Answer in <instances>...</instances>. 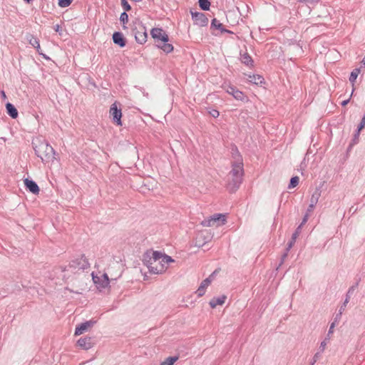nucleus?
I'll use <instances>...</instances> for the list:
<instances>
[{
  "label": "nucleus",
  "instance_id": "1",
  "mask_svg": "<svg viewBox=\"0 0 365 365\" xmlns=\"http://www.w3.org/2000/svg\"><path fill=\"white\" fill-rule=\"evenodd\" d=\"M174 260L167 255L158 252H148L145 256V264L149 272L155 274H161L165 272L170 263Z\"/></svg>",
  "mask_w": 365,
  "mask_h": 365
},
{
  "label": "nucleus",
  "instance_id": "2",
  "mask_svg": "<svg viewBox=\"0 0 365 365\" xmlns=\"http://www.w3.org/2000/svg\"><path fill=\"white\" fill-rule=\"evenodd\" d=\"M243 166L241 163L232 165V170L227 175L226 187L230 192H235L242 182Z\"/></svg>",
  "mask_w": 365,
  "mask_h": 365
},
{
  "label": "nucleus",
  "instance_id": "3",
  "mask_svg": "<svg viewBox=\"0 0 365 365\" xmlns=\"http://www.w3.org/2000/svg\"><path fill=\"white\" fill-rule=\"evenodd\" d=\"M92 279L96 287L101 290L108 287L110 280L107 273H102L98 272L97 273H92Z\"/></svg>",
  "mask_w": 365,
  "mask_h": 365
},
{
  "label": "nucleus",
  "instance_id": "4",
  "mask_svg": "<svg viewBox=\"0 0 365 365\" xmlns=\"http://www.w3.org/2000/svg\"><path fill=\"white\" fill-rule=\"evenodd\" d=\"M227 217L223 214H215L210 218L205 220L202 225L205 227H220L225 224Z\"/></svg>",
  "mask_w": 365,
  "mask_h": 365
},
{
  "label": "nucleus",
  "instance_id": "5",
  "mask_svg": "<svg viewBox=\"0 0 365 365\" xmlns=\"http://www.w3.org/2000/svg\"><path fill=\"white\" fill-rule=\"evenodd\" d=\"M36 155L43 160L48 159L53 153V148L46 143H41L35 148Z\"/></svg>",
  "mask_w": 365,
  "mask_h": 365
},
{
  "label": "nucleus",
  "instance_id": "6",
  "mask_svg": "<svg viewBox=\"0 0 365 365\" xmlns=\"http://www.w3.org/2000/svg\"><path fill=\"white\" fill-rule=\"evenodd\" d=\"M222 88L227 93L232 96L233 98L237 101L243 102H247L249 101L248 98L243 92L238 90L236 87L232 85H227L225 83L222 85Z\"/></svg>",
  "mask_w": 365,
  "mask_h": 365
},
{
  "label": "nucleus",
  "instance_id": "7",
  "mask_svg": "<svg viewBox=\"0 0 365 365\" xmlns=\"http://www.w3.org/2000/svg\"><path fill=\"white\" fill-rule=\"evenodd\" d=\"M123 269V264L120 262H112L107 269V274H110V280H116L121 277Z\"/></svg>",
  "mask_w": 365,
  "mask_h": 365
},
{
  "label": "nucleus",
  "instance_id": "8",
  "mask_svg": "<svg viewBox=\"0 0 365 365\" xmlns=\"http://www.w3.org/2000/svg\"><path fill=\"white\" fill-rule=\"evenodd\" d=\"M109 114L115 124L117 125H122V111L121 109L118 108V103L116 102L111 105Z\"/></svg>",
  "mask_w": 365,
  "mask_h": 365
},
{
  "label": "nucleus",
  "instance_id": "9",
  "mask_svg": "<svg viewBox=\"0 0 365 365\" xmlns=\"http://www.w3.org/2000/svg\"><path fill=\"white\" fill-rule=\"evenodd\" d=\"M151 36L155 39V43L158 44L162 41H168L169 37L168 34L160 28H154L150 31Z\"/></svg>",
  "mask_w": 365,
  "mask_h": 365
},
{
  "label": "nucleus",
  "instance_id": "10",
  "mask_svg": "<svg viewBox=\"0 0 365 365\" xmlns=\"http://www.w3.org/2000/svg\"><path fill=\"white\" fill-rule=\"evenodd\" d=\"M217 270L214 271L207 278L204 279L200 287H198L196 293L198 297H202L206 291L207 287L211 284L214 279V275L217 273Z\"/></svg>",
  "mask_w": 365,
  "mask_h": 365
},
{
  "label": "nucleus",
  "instance_id": "11",
  "mask_svg": "<svg viewBox=\"0 0 365 365\" xmlns=\"http://www.w3.org/2000/svg\"><path fill=\"white\" fill-rule=\"evenodd\" d=\"M319 0H298V10L304 9V13H310L311 7L313 6L316 3H317ZM300 14V11H298V14Z\"/></svg>",
  "mask_w": 365,
  "mask_h": 365
},
{
  "label": "nucleus",
  "instance_id": "12",
  "mask_svg": "<svg viewBox=\"0 0 365 365\" xmlns=\"http://www.w3.org/2000/svg\"><path fill=\"white\" fill-rule=\"evenodd\" d=\"M135 38L138 43L143 44L146 42L148 34L144 27L140 28L135 32Z\"/></svg>",
  "mask_w": 365,
  "mask_h": 365
},
{
  "label": "nucleus",
  "instance_id": "13",
  "mask_svg": "<svg viewBox=\"0 0 365 365\" xmlns=\"http://www.w3.org/2000/svg\"><path fill=\"white\" fill-rule=\"evenodd\" d=\"M191 14L195 24L201 26H204L207 24V19L205 17L204 14L200 12H191Z\"/></svg>",
  "mask_w": 365,
  "mask_h": 365
},
{
  "label": "nucleus",
  "instance_id": "14",
  "mask_svg": "<svg viewBox=\"0 0 365 365\" xmlns=\"http://www.w3.org/2000/svg\"><path fill=\"white\" fill-rule=\"evenodd\" d=\"M24 185L31 192L35 195H38L39 193V187L38 185L33 180L25 179L24 180Z\"/></svg>",
  "mask_w": 365,
  "mask_h": 365
},
{
  "label": "nucleus",
  "instance_id": "15",
  "mask_svg": "<svg viewBox=\"0 0 365 365\" xmlns=\"http://www.w3.org/2000/svg\"><path fill=\"white\" fill-rule=\"evenodd\" d=\"M247 80L257 86H262L264 83V78L260 75H246Z\"/></svg>",
  "mask_w": 365,
  "mask_h": 365
},
{
  "label": "nucleus",
  "instance_id": "16",
  "mask_svg": "<svg viewBox=\"0 0 365 365\" xmlns=\"http://www.w3.org/2000/svg\"><path fill=\"white\" fill-rule=\"evenodd\" d=\"M93 323L92 322H86L82 323L79 326L76 328L75 335H81L88 330L92 326Z\"/></svg>",
  "mask_w": 365,
  "mask_h": 365
},
{
  "label": "nucleus",
  "instance_id": "17",
  "mask_svg": "<svg viewBox=\"0 0 365 365\" xmlns=\"http://www.w3.org/2000/svg\"><path fill=\"white\" fill-rule=\"evenodd\" d=\"M78 345L84 349H88L92 347L93 343L91 337H83L78 339Z\"/></svg>",
  "mask_w": 365,
  "mask_h": 365
},
{
  "label": "nucleus",
  "instance_id": "18",
  "mask_svg": "<svg viewBox=\"0 0 365 365\" xmlns=\"http://www.w3.org/2000/svg\"><path fill=\"white\" fill-rule=\"evenodd\" d=\"M226 299H227V296L222 295L220 297H215V298L212 299L210 301L209 304L212 309H215L217 305L224 304Z\"/></svg>",
  "mask_w": 365,
  "mask_h": 365
},
{
  "label": "nucleus",
  "instance_id": "19",
  "mask_svg": "<svg viewBox=\"0 0 365 365\" xmlns=\"http://www.w3.org/2000/svg\"><path fill=\"white\" fill-rule=\"evenodd\" d=\"M113 42L120 47H124L125 46V41L123 36V34L120 32H115L113 35Z\"/></svg>",
  "mask_w": 365,
  "mask_h": 365
},
{
  "label": "nucleus",
  "instance_id": "20",
  "mask_svg": "<svg viewBox=\"0 0 365 365\" xmlns=\"http://www.w3.org/2000/svg\"><path fill=\"white\" fill-rule=\"evenodd\" d=\"M27 39L29 43L36 49L37 52L42 54L39 41L31 34L28 35Z\"/></svg>",
  "mask_w": 365,
  "mask_h": 365
},
{
  "label": "nucleus",
  "instance_id": "21",
  "mask_svg": "<svg viewBox=\"0 0 365 365\" xmlns=\"http://www.w3.org/2000/svg\"><path fill=\"white\" fill-rule=\"evenodd\" d=\"M158 48L162 49L164 52L169 53H171L174 48L173 46L168 43V41H162L160 43L157 45Z\"/></svg>",
  "mask_w": 365,
  "mask_h": 365
},
{
  "label": "nucleus",
  "instance_id": "22",
  "mask_svg": "<svg viewBox=\"0 0 365 365\" xmlns=\"http://www.w3.org/2000/svg\"><path fill=\"white\" fill-rule=\"evenodd\" d=\"M359 285V282H356L355 283V284L352 285L348 290L346 294V299L343 303V304L341 306H344V307L345 308L346 304H348L349 301V299H350V297H351V294L354 292L355 289L358 287Z\"/></svg>",
  "mask_w": 365,
  "mask_h": 365
},
{
  "label": "nucleus",
  "instance_id": "23",
  "mask_svg": "<svg viewBox=\"0 0 365 365\" xmlns=\"http://www.w3.org/2000/svg\"><path fill=\"white\" fill-rule=\"evenodd\" d=\"M6 110L8 114L13 118H16L18 116V111L16 108L10 103L6 104Z\"/></svg>",
  "mask_w": 365,
  "mask_h": 365
},
{
  "label": "nucleus",
  "instance_id": "24",
  "mask_svg": "<svg viewBox=\"0 0 365 365\" xmlns=\"http://www.w3.org/2000/svg\"><path fill=\"white\" fill-rule=\"evenodd\" d=\"M360 71H361L360 68H354L351 71L350 76H349V81L352 84V86H354V84L357 78L358 75L360 73Z\"/></svg>",
  "mask_w": 365,
  "mask_h": 365
},
{
  "label": "nucleus",
  "instance_id": "25",
  "mask_svg": "<svg viewBox=\"0 0 365 365\" xmlns=\"http://www.w3.org/2000/svg\"><path fill=\"white\" fill-rule=\"evenodd\" d=\"M241 61L247 66H252L253 63L251 56L247 53H245L241 55Z\"/></svg>",
  "mask_w": 365,
  "mask_h": 365
},
{
  "label": "nucleus",
  "instance_id": "26",
  "mask_svg": "<svg viewBox=\"0 0 365 365\" xmlns=\"http://www.w3.org/2000/svg\"><path fill=\"white\" fill-rule=\"evenodd\" d=\"M211 25L214 27H215L216 29H219L221 31V32H227V33H231L230 31L228 30H226V29H223V25L222 24H221L220 22V21H218L217 19H214L212 21V23H211Z\"/></svg>",
  "mask_w": 365,
  "mask_h": 365
},
{
  "label": "nucleus",
  "instance_id": "27",
  "mask_svg": "<svg viewBox=\"0 0 365 365\" xmlns=\"http://www.w3.org/2000/svg\"><path fill=\"white\" fill-rule=\"evenodd\" d=\"M199 5L202 10L208 11L210 9V3L208 0H199Z\"/></svg>",
  "mask_w": 365,
  "mask_h": 365
},
{
  "label": "nucleus",
  "instance_id": "28",
  "mask_svg": "<svg viewBox=\"0 0 365 365\" xmlns=\"http://www.w3.org/2000/svg\"><path fill=\"white\" fill-rule=\"evenodd\" d=\"M359 135H360V131L356 130L355 133H354V137H353V138L351 140V143L349 145V148L348 149H350L353 145H354L355 144L358 143Z\"/></svg>",
  "mask_w": 365,
  "mask_h": 365
},
{
  "label": "nucleus",
  "instance_id": "29",
  "mask_svg": "<svg viewBox=\"0 0 365 365\" xmlns=\"http://www.w3.org/2000/svg\"><path fill=\"white\" fill-rule=\"evenodd\" d=\"M178 360V357H168L165 360L161 362L160 365H173L174 363Z\"/></svg>",
  "mask_w": 365,
  "mask_h": 365
},
{
  "label": "nucleus",
  "instance_id": "30",
  "mask_svg": "<svg viewBox=\"0 0 365 365\" xmlns=\"http://www.w3.org/2000/svg\"><path fill=\"white\" fill-rule=\"evenodd\" d=\"M73 0H58V6L62 8L67 7L71 5Z\"/></svg>",
  "mask_w": 365,
  "mask_h": 365
},
{
  "label": "nucleus",
  "instance_id": "31",
  "mask_svg": "<svg viewBox=\"0 0 365 365\" xmlns=\"http://www.w3.org/2000/svg\"><path fill=\"white\" fill-rule=\"evenodd\" d=\"M344 309H345V308L344 307V306L340 307L339 313H337L334 317V320L333 322H334V324H336V322H339L341 319V314H342L343 312L344 311Z\"/></svg>",
  "mask_w": 365,
  "mask_h": 365
},
{
  "label": "nucleus",
  "instance_id": "32",
  "mask_svg": "<svg viewBox=\"0 0 365 365\" xmlns=\"http://www.w3.org/2000/svg\"><path fill=\"white\" fill-rule=\"evenodd\" d=\"M121 6L125 10L124 12L128 11L131 9V6H130L127 0H121Z\"/></svg>",
  "mask_w": 365,
  "mask_h": 365
},
{
  "label": "nucleus",
  "instance_id": "33",
  "mask_svg": "<svg viewBox=\"0 0 365 365\" xmlns=\"http://www.w3.org/2000/svg\"><path fill=\"white\" fill-rule=\"evenodd\" d=\"M120 21H122L123 24H126V23H128V14H126V12H123V13L120 14Z\"/></svg>",
  "mask_w": 365,
  "mask_h": 365
},
{
  "label": "nucleus",
  "instance_id": "34",
  "mask_svg": "<svg viewBox=\"0 0 365 365\" xmlns=\"http://www.w3.org/2000/svg\"><path fill=\"white\" fill-rule=\"evenodd\" d=\"M319 193L315 192L311 198V203L316 205L319 199Z\"/></svg>",
  "mask_w": 365,
  "mask_h": 365
},
{
  "label": "nucleus",
  "instance_id": "35",
  "mask_svg": "<svg viewBox=\"0 0 365 365\" xmlns=\"http://www.w3.org/2000/svg\"><path fill=\"white\" fill-rule=\"evenodd\" d=\"M297 186V176L292 177L290 180V183L289 185L288 188L291 189Z\"/></svg>",
  "mask_w": 365,
  "mask_h": 365
},
{
  "label": "nucleus",
  "instance_id": "36",
  "mask_svg": "<svg viewBox=\"0 0 365 365\" xmlns=\"http://www.w3.org/2000/svg\"><path fill=\"white\" fill-rule=\"evenodd\" d=\"M309 218V213L308 212H306V214L304 215V217H303V220H302V223L298 225V230H299V228L304 225L306 223V222L307 221Z\"/></svg>",
  "mask_w": 365,
  "mask_h": 365
},
{
  "label": "nucleus",
  "instance_id": "37",
  "mask_svg": "<svg viewBox=\"0 0 365 365\" xmlns=\"http://www.w3.org/2000/svg\"><path fill=\"white\" fill-rule=\"evenodd\" d=\"M210 113L214 118H217L220 115V112L217 110H212Z\"/></svg>",
  "mask_w": 365,
  "mask_h": 365
},
{
  "label": "nucleus",
  "instance_id": "38",
  "mask_svg": "<svg viewBox=\"0 0 365 365\" xmlns=\"http://www.w3.org/2000/svg\"><path fill=\"white\" fill-rule=\"evenodd\" d=\"M334 327H335V324H334V322H332L330 325V327H329V331L327 334V336H329V335L333 333V329H334Z\"/></svg>",
  "mask_w": 365,
  "mask_h": 365
},
{
  "label": "nucleus",
  "instance_id": "39",
  "mask_svg": "<svg viewBox=\"0 0 365 365\" xmlns=\"http://www.w3.org/2000/svg\"><path fill=\"white\" fill-rule=\"evenodd\" d=\"M365 127V123H363L362 122H360L359 124L357 126V130L361 131Z\"/></svg>",
  "mask_w": 365,
  "mask_h": 365
},
{
  "label": "nucleus",
  "instance_id": "40",
  "mask_svg": "<svg viewBox=\"0 0 365 365\" xmlns=\"http://www.w3.org/2000/svg\"><path fill=\"white\" fill-rule=\"evenodd\" d=\"M314 207V204L311 203L309 206V208L307 209V212L309 213V212H312L313 210V207Z\"/></svg>",
  "mask_w": 365,
  "mask_h": 365
},
{
  "label": "nucleus",
  "instance_id": "41",
  "mask_svg": "<svg viewBox=\"0 0 365 365\" xmlns=\"http://www.w3.org/2000/svg\"><path fill=\"white\" fill-rule=\"evenodd\" d=\"M349 101H350V98L346 99V100H345V101H343L341 102V106H346V105L349 103Z\"/></svg>",
  "mask_w": 365,
  "mask_h": 365
},
{
  "label": "nucleus",
  "instance_id": "42",
  "mask_svg": "<svg viewBox=\"0 0 365 365\" xmlns=\"http://www.w3.org/2000/svg\"><path fill=\"white\" fill-rule=\"evenodd\" d=\"M326 346V341H323L322 343H321V345H320V348H322V349H324Z\"/></svg>",
  "mask_w": 365,
  "mask_h": 365
},
{
  "label": "nucleus",
  "instance_id": "43",
  "mask_svg": "<svg viewBox=\"0 0 365 365\" xmlns=\"http://www.w3.org/2000/svg\"><path fill=\"white\" fill-rule=\"evenodd\" d=\"M357 210V207L354 208V206H352L351 208H350V212H353V213L356 212Z\"/></svg>",
  "mask_w": 365,
  "mask_h": 365
},
{
  "label": "nucleus",
  "instance_id": "44",
  "mask_svg": "<svg viewBox=\"0 0 365 365\" xmlns=\"http://www.w3.org/2000/svg\"><path fill=\"white\" fill-rule=\"evenodd\" d=\"M361 122H362L363 123H365V113H364V115L362 119L361 120Z\"/></svg>",
  "mask_w": 365,
  "mask_h": 365
},
{
  "label": "nucleus",
  "instance_id": "45",
  "mask_svg": "<svg viewBox=\"0 0 365 365\" xmlns=\"http://www.w3.org/2000/svg\"><path fill=\"white\" fill-rule=\"evenodd\" d=\"M361 122H362L363 123H365V113H364V115L362 119L361 120Z\"/></svg>",
  "mask_w": 365,
  "mask_h": 365
},
{
  "label": "nucleus",
  "instance_id": "46",
  "mask_svg": "<svg viewBox=\"0 0 365 365\" xmlns=\"http://www.w3.org/2000/svg\"><path fill=\"white\" fill-rule=\"evenodd\" d=\"M81 259H82L85 263L86 262V259L83 257H81Z\"/></svg>",
  "mask_w": 365,
  "mask_h": 365
},
{
  "label": "nucleus",
  "instance_id": "47",
  "mask_svg": "<svg viewBox=\"0 0 365 365\" xmlns=\"http://www.w3.org/2000/svg\"><path fill=\"white\" fill-rule=\"evenodd\" d=\"M1 93H2V96H4V97L5 98V97H6V95H5L4 91H2V92H1Z\"/></svg>",
  "mask_w": 365,
  "mask_h": 365
},
{
  "label": "nucleus",
  "instance_id": "48",
  "mask_svg": "<svg viewBox=\"0 0 365 365\" xmlns=\"http://www.w3.org/2000/svg\"><path fill=\"white\" fill-rule=\"evenodd\" d=\"M295 236H296V233H294V234L292 235V238H293V239H294V238H295Z\"/></svg>",
  "mask_w": 365,
  "mask_h": 365
},
{
  "label": "nucleus",
  "instance_id": "49",
  "mask_svg": "<svg viewBox=\"0 0 365 365\" xmlns=\"http://www.w3.org/2000/svg\"><path fill=\"white\" fill-rule=\"evenodd\" d=\"M74 263H75V262H73V264H71L70 266L71 267H74V264H73Z\"/></svg>",
  "mask_w": 365,
  "mask_h": 365
},
{
  "label": "nucleus",
  "instance_id": "50",
  "mask_svg": "<svg viewBox=\"0 0 365 365\" xmlns=\"http://www.w3.org/2000/svg\"><path fill=\"white\" fill-rule=\"evenodd\" d=\"M301 169H302V163L300 164Z\"/></svg>",
  "mask_w": 365,
  "mask_h": 365
}]
</instances>
